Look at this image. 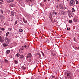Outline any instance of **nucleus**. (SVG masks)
I'll return each instance as SVG.
<instances>
[{
    "instance_id": "12",
    "label": "nucleus",
    "mask_w": 79,
    "mask_h": 79,
    "mask_svg": "<svg viewBox=\"0 0 79 79\" xmlns=\"http://www.w3.org/2000/svg\"><path fill=\"white\" fill-rule=\"evenodd\" d=\"M14 62L15 63V64H17L18 63V62L16 60H14Z\"/></svg>"
},
{
    "instance_id": "40",
    "label": "nucleus",
    "mask_w": 79,
    "mask_h": 79,
    "mask_svg": "<svg viewBox=\"0 0 79 79\" xmlns=\"http://www.w3.org/2000/svg\"><path fill=\"white\" fill-rule=\"evenodd\" d=\"M29 2V0H26V2Z\"/></svg>"
},
{
    "instance_id": "53",
    "label": "nucleus",
    "mask_w": 79,
    "mask_h": 79,
    "mask_svg": "<svg viewBox=\"0 0 79 79\" xmlns=\"http://www.w3.org/2000/svg\"><path fill=\"white\" fill-rule=\"evenodd\" d=\"M70 79H73V78L72 77H71V78H70Z\"/></svg>"
},
{
    "instance_id": "49",
    "label": "nucleus",
    "mask_w": 79,
    "mask_h": 79,
    "mask_svg": "<svg viewBox=\"0 0 79 79\" xmlns=\"http://www.w3.org/2000/svg\"><path fill=\"white\" fill-rule=\"evenodd\" d=\"M29 58V57L28 56H27V58Z\"/></svg>"
},
{
    "instance_id": "27",
    "label": "nucleus",
    "mask_w": 79,
    "mask_h": 79,
    "mask_svg": "<svg viewBox=\"0 0 79 79\" xmlns=\"http://www.w3.org/2000/svg\"><path fill=\"white\" fill-rule=\"evenodd\" d=\"M67 76H69V73H68V72H67Z\"/></svg>"
},
{
    "instance_id": "5",
    "label": "nucleus",
    "mask_w": 79,
    "mask_h": 79,
    "mask_svg": "<svg viewBox=\"0 0 79 79\" xmlns=\"http://www.w3.org/2000/svg\"><path fill=\"white\" fill-rule=\"evenodd\" d=\"M10 41V40L7 39V37L6 38V43H7V44H9Z\"/></svg>"
},
{
    "instance_id": "50",
    "label": "nucleus",
    "mask_w": 79,
    "mask_h": 79,
    "mask_svg": "<svg viewBox=\"0 0 79 79\" xmlns=\"http://www.w3.org/2000/svg\"><path fill=\"white\" fill-rule=\"evenodd\" d=\"M30 2H32V0H30Z\"/></svg>"
},
{
    "instance_id": "16",
    "label": "nucleus",
    "mask_w": 79,
    "mask_h": 79,
    "mask_svg": "<svg viewBox=\"0 0 79 79\" xmlns=\"http://www.w3.org/2000/svg\"><path fill=\"white\" fill-rule=\"evenodd\" d=\"M4 61L6 63H8V60H7L6 59H5Z\"/></svg>"
},
{
    "instance_id": "21",
    "label": "nucleus",
    "mask_w": 79,
    "mask_h": 79,
    "mask_svg": "<svg viewBox=\"0 0 79 79\" xmlns=\"http://www.w3.org/2000/svg\"><path fill=\"white\" fill-rule=\"evenodd\" d=\"M38 54L39 55V58H40V57H41V55H40V53H38Z\"/></svg>"
},
{
    "instance_id": "33",
    "label": "nucleus",
    "mask_w": 79,
    "mask_h": 79,
    "mask_svg": "<svg viewBox=\"0 0 79 79\" xmlns=\"http://www.w3.org/2000/svg\"><path fill=\"white\" fill-rule=\"evenodd\" d=\"M52 56H55V55L54 53H52Z\"/></svg>"
},
{
    "instance_id": "32",
    "label": "nucleus",
    "mask_w": 79,
    "mask_h": 79,
    "mask_svg": "<svg viewBox=\"0 0 79 79\" xmlns=\"http://www.w3.org/2000/svg\"><path fill=\"white\" fill-rule=\"evenodd\" d=\"M55 11H54L52 13V15H54V14H55Z\"/></svg>"
},
{
    "instance_id": "11",
    "label": "nucleus",
    "mask_w": 79,
    "mask_h": 79,
    "mask_svg": "<svg viewBox=\"0 0 79 79\" xmlns=\"http://www.w3.org/2000/svg\"><path fill=\"white\" fill-rule=\"evenodd\" d=\"M23 20L25 23H27V20H26L24 18H23Z\"/></svg>"
},
{
    "instance_id": "51",
    "label": "nucleus",
    "mask_w": 79,
    "mask_h": 79,
    "mask_svg": "<svg viewBox=\"0 0 79 79\" xmlns=\"http://www.w3.org/2000/svg\"><path fill=\"white\" fill-rule=\"evenodd\" d=\"M20 1L21 2H22L23 1V0H20Z\"/></svg>"
},
{
    "instance_id": "38",
    "label": "nucleus",
    "mask_w": 79,
    "mask_h": 79,
    "mask_svg": "<svg viewBox=\"0 0 79 79\" xmlns=\"http://www.w3.org/2000/svg\"><path fill=\"white\" fill-rule=\"evenodd\" d=\"M55 15H57V13H56V12H55Z\"/></svg>"
},
{
    "instance_id": "52",
    "label": "nucleus",
    "mask_w": 79,
    "mask_h": 79,
    "mask_svg": "<svg viewBox=\"0 0 79 79\" xmlns=\"http://www.w3.org/2000/svg\"><path fill=\"white\" fill-rule=\"evenodd\" d=\"M0 29L1 30H2V28H1V27H0Z\"/></svg>"
},
{
    "instance_id": "15",
    "label": "nucleus",
    "mask_w": 79,
    "mask_h": 79,
    "mask_svg": "<svg viewBox=\"0 0 79 79\" xmlns=\"http://www.w3.org/2000/svg\"><path fill=\"white\" fill-rule=\"evenodd\" d=\"M9 34H10V32H7L6 34V37H8Z\"/></svg>"
},
{
    "instance_id": "14",
    "label": "nucleus",
    "mask_w": 79,
    "mask_h": 79,
    "mask_svg": "<svg viewBox=\"0 0 79 79\" xmlns=\"http://www.w3.org/2000/svg\"><path fill=\"white\" fill-rule=\"evenodd\" d=\"M11 16H15V13H14V12L12 11L11 12Z\"/></svg>"
},
{
    "instance_id": "4",
    "label": "nucleus",
    "mask_w": 79,
    "mask_h": 79,
    "mask_svg": "<svg viewBox=\"0 0 79 79\" xmlns=\"http://www.w3.org/2000/svg\"><path fill=\"white\" fill-rule=\"evenodd\" d=\"M20 59V60H24V56H23V55H20V57H19Z\"/></svg>"
},
{
    "instance_id": "57",
    "label": "nucleus",
    "mask_w": 79,
    "mask_h": 79,
    "mask_svg": "<svg viewBox=\"0 0 79 79\" xmlns=\"http://www.w3.org/2000/svg\"><path fill=\"white\" fill-rule=\"evenodd\" d=\"M48 1H50V0H48Z\"/></svg>"
},
{
    "instance_id": "42",
    "label": "nucleus",
    "mask_w": 79,
    "mask_h": 79,
    "mask_svg": "<svg viewBox=\"0 0 79 79\" xmlns=\"http://www.w3.org/2000/svg\"><path fill=\"white\" fill-rule=\"evenodd\" d=\"M31 60H32L31 59H30L29 60V62H30V61H31Z\"/></svg>"
},
{
    "instance_id": "9",
    "label": "nucleus",
    "mask_w": 79,
    "mask_h": 79,
    "mask_svg": "<svg viewBox=\"0 0 79 79\" xmlns=\"http://www.w3.org/2000/svg\"><path fill=\"white\" fill-rule=\"evenodd\" d=\"M28 56L29 58H31L32 57V55H31V53H29L28 54Z\"/></svg>"
},
{
    "instance_id": "17",
    "label": "nucleus",
    "mask_w": 79,
    "mask_h": 79,
    "mask_svg": "<svg viewBox=\"0 0 79 79\" xmlns=\"http://www.w3.org/2000/svg\"><path fill=\"white\" fill-rule=\"evenodd\" d=\"M10 6H11V7H13L15 6V4H11L10 5Z\"/></svg>"
},
{
    "instance_id": "20",
    "label": "nucleus",
    "mask_w": 79,
    "mask_h": 79,
    "mask_svg": "<svg viewBox=\"0 0 79 79\" xmlns=\"http://www.w3.org/2000/svg\"><path fill=\"white\" fill-rule=\"evenodd\" d=\"M19 32H23V29L20 28L19 29Z\"/></svg>"
},
{
    "instance_id": "36",
    "label": "nucleus",
    "mask_w": 79,
    "mask_h": 79,
    "mask_svg": "<svg viewBox=\"0 0 79 79\" xmlns=\"http://www.w3.org/2000/svg\"><path fill=\"white\" fill-rule=\"evenodd\" d=\"M9 1L10 2H13V0H9Z\"/></svg>"
},
{
    "instance_id": "7",
    "label": "nucleus",
    "mask_w": 79,
    "mask_h": 79,
    "mask_svg": "<svg viewBox=\"0 0 79 79\" xmlns=\"http://www.w3.org/2000/svg\"><path fill=\"white\" fill-rule=\"evenodd\" d=\"M11 52V51L10 50H6V54H10V52Z\"/></svg>"
},
{
    "instance_id": "28",
    "label": "nucleus",
    "mask_w": 79,
    "mask_h": 79,
    "mask_svg": "<svg viewBox=\"0 0 79 79\" xmlns=\"http://www.w3.org/2000/svg\"><path fill=\"white\" fill-rule=\"evenodd\" d=\"M69 23H72V20H70L69 21Z\"/></svg>"
},
{
    "instance_id": "43",
    "label": "nucleus",
    "mask_w": 79,
    "mask_h": 79,
    "mask_svg": "<svg viewBox=\"0 0 79 79\" xmlns=\"http://www.w3.org/2000/svg\"><path fill=\"white\" fill-rule=\"evenodd\" d=\"M49 18H50L51 19H52V17H51V18H50V17H49Z\"/></svg>"
},
{
    "instance_id": "47",
    "label": "nucleus",
    "mask_w": 79,
    "mask_h": 79,
    "mask_svg": "<svg viewBox=\"0 0 79 79\" xmlns=\"http://www.w3.org/2000/svg\"><path fill=\"white\" fill-rule=\"evenodd\" d=\"M44 2H46V0H44Z\"/></svg>"
},
{
    "instance_id": "37",
    "label": "nucleus",
    "mask_w": 79,
    "mask_h": 79,
    "mask_svg": "<svg viewBox=\"0 0 79 79\" xmlns=\"http://www.w3.org/2000/svg\"><path fill=\"white\" fill-rule=\"evenodd\" d=\"M7 39H9V40H10V37H7Z\"/></svg>"
},
{
    "instance_id": "2",
    "label": "nucleus",
    "mask_w": 79,
    "mask_h": 79,
    "mask_svg": "<svg viewBox=\"0 0 79 79\" xmlns=\"http://www.w3.org/2000/svg\"><path fill=\"white\" fill-rule=\"evenodd\" d=\"M22 48H23V50H25V48H29V45L27 44H25L24 45V46H22Z\"/></svg>"
},
{
    "instance_id": "29",
    "label": "nucleus",
    "mask_w": 79,
    "mask_h": 79,
    "mask_svg": "<svg viewBox=\"0 0 79 79\" xmlns=\"http://www.w3.org/2000/svg\"><path fill=\"white\" fill-rule=\"evenodd\" d=\"M2 31L0 30V35H2Z\"/></svg>"
},
{
    "instance_id": "23",
    "label": "nucleus",
    "mask_w": 79,
    "mask_h": 79,
    "mask_svg": "<svg viewBox=\"0 0 79 79\" xmlns=\"http://www.w3.org/2000/svg\"><path fill=\"white\" fill-rule=\"evenodd\" d=\"M69 76L70 78H71V77H72V75L71 74L69 73Z\"/></svg>"
},
{
    "instance_id": "55",
    "label": "nucleus",
    "mask_w": 79,
    "mask_h": 79,
    "mask_svg": "<svg viewBox=\"0 0 79 79\" xmlns=\"http://www.w3.org/2000/svg\"><path fill=\"white\" fill-rule=\"evenodd\" d=\"M73 48H75V47H74V46H73Z\"/></svg>"
},
{
    "instance_id": "44",
    "label": "nucleus",
    "mask_w": 79,
    "mask_h": 79,
    "mask_svg": "<svg viewBox=\"0 0 79 79\" xmlns=\"http://www.w3.org/2000/svg\"><path fill=\"white\" fill-rule=\"evenodd\" d=\"M2 2H3V0H0Z\"/></svg>"
},
{
    "instance_id": "48",
    "label": "nucleus",
    "mask_w": 79,
    "mask_h": 79,
    "mask_svg": "<svg viewBox=\"0 0 79 79\" xmlns=\"http://www.w3.org/2000/svg\"><path fill=\"white\" fill-rule=\"evenodd\" d=\"M2 2H0V5H1V4H2Z\"/></svg>"
},
{
    "instance_id": "18",
    "label": "nucleus",
    "mask_w": 79,
    "mask_h": 79,
    "mask_svg": "<svg viewBox=\"0 0 79 79\" xmlns=\"http://www.w3.org/2000/svg\"><path fill=\"white\" fill-rule=\"evenodd\" d=\"M0 41H3V38L2 36H0Z\"/></svg>"
},
{
    "instance_id": "46",
    "label": "nucleus",
    "mask_w": 79,
    "mask_h": 79,
    "mask_svg": "<svg viewBox=\"0 0 79 79\" xmlns=\"http://www.w3.org/2000/svg\"><path fill=\"white\" fill-rule=\"evenodd\" d=\"M26 67H24L23 68L24 69H26Z\"/></svg>"
},
{
    "instance_id": "1",
    "label": "nucleus",
    "mask_w": 79,
    "mask_h": 79,
    "mask_svg": "<svg viewBox=\"0 0 79 79\" xmlns=\"http://www.w3.org/2000/svg\"><path fill=\"white\" fill-rule=\"evenodd\" d=\"M69 4L71 6H73L75 4V1L74 0H71L70 2H69Z\"/></svg>"
},
{
    "instance_id": "45",
    "label": "nucleus",
    "mask_w": 79,
    "mask_h": 79,
    "mask_svg": "<svg viewBox=\"0 0 79 79\" xmlns=\"http://www.w3.org/2000/svg\"><path fill=\"white\" fill-rule=\"evenodd\" d=\"M74 48H75V49H77V47H75Z\"/></svg>"
},
{
    "instance_id": "6",
    "label": "nucleus",
    "mask_w": 79,
    "mask_h": 79,
    "mask_svg": "<svg viewBox=\"0 0 79 79\" xmlns=\"http://www.w3.org/2000/svg\"><path fill=\"white\" fill-rule=\"evenodd\" d=\"M60 8L61 10H63V6L62 4H60L59 5Z\"/></svg>"
},
{
    "instance_id": "39",
    "label": "nucleus",
    "mask_w": 79,
    "mask_h": 79,
    "mask_svg": "<svg viewBox=\"0 0 79 79\" xmlns=\"http://www.w3.org/2000/svg\"><path fill=\"white\" fill-rule=\"evenodd\" d=\"M75 42H76V40H75V38H73Z\"/></svg>"
},
{
    "instance_id": "26",
    "label": "nucleus",
    "mask_w": 79,
    "mask_h": 79,
    "mask_svg": "<svg viewBox=\"0 0 79 79\" xmlns=\"http://www.w3.org/2000/svg\"><path fill=\"white\" fill-rule=\"evenodd\" d=\"M5 29L4 28H2L1 31H5Z\"/></svg>"
},
{
    "instance_id": "13",
    "label": "nucleus",
    "mask_w": 79,
    "mask_h": 79,
    "mask_svg": "<svg viewBox=\"0 0 79 79\" xmlns=\"http://www.w3.org/2000/svg\"><path fill=\"white\" fill-rule=\"evenodd\" d=\"M21 55H20V54L19 53H18L17 54H16V56L17 57H20V56Z\"/></svg>"
},
{
    "instance_id": "3",
    "label": "nucleus",
    "mask_w": 79,
    "mask_h": 79,
    "mask_svg": "<svg viewBox=\"0 0 79 79\" xmlns=\"http://www.w3.org/2000/svg\"><path fill=\"white\" fill-rule=\"evenodd\" d=\"M79 19V18L77 17H75L73 19V21L74 22H77V21Z\"/></svg>"
},
{
    "instance_id": "10",
    "label": "nucleus",
    "mask_w": 79,
    "mask_h": 79,
    "mask_svg": "<svg viewBox=\"0 0 79 79\" xmlns=\"http://www.w3.org/2000/svg\"><path fill=\"white\" fill-rule=\"evenodd\" d=\"M19 52L21 53H23V49L22 48V49H20L19 50Z\"/></svg>"
},
{
    "instance_id": "58",
    "label": "nucleus",
    "mask_w": 79,
    "mask_h": 79,
    "mask_svg": "<svg viewBox=\"0 0 79 79\" xmlns=\"http://www.w3.org/2000/svg\"><path fill=\"white\" fill-rule=\"evenodd\" d=\"M40 1H39L40 2V0H40Z\"/></svg>"
},
{
    "instance_id": "19",
    "label": "nucleus",
    "mask_w": 79,
    "mask_h": 79,
    "mask_svg": "<svg viewBox=\"0 0 79 79\" xmlns=\"http://www.w3.org/2000/svg\"><path fill=\"white\" fill-rule=\"evenodd\" d=\"M72 11L73 13H74V12H75L76 11V10H74V8H73L72 10Z\"/></svg>"
},
{
    "instance_id": "8",
    "label": "nucleus",
    "mask_w": 79,
    "mask_h": 79,
    "mask_svg": "<svg viewBox=\"0 0 79 79\" xmlns=\"http://www.w3.org/2000/svg\"><path fill=\"white\" fill-rule=\"evenodd\" d=\"M8 44L6 43H4L3 44V46L4 47H8Z\"/></svg>"
},
{
    "instance_id": "35",
    "label": "nucleus",
    "mask_w": 79,
    "mask_h": 79,
    "mask_svg": "<svg viewBox=\"0 0 79 79\" xmlns=\"http://www.w3.org/2000/svg\"><path fill=\"white\" fill-rule=\"evenodd\" d=\"M1 12L2 13H3V10H1Z\"/></svg>"
},
{
    "instance_id": "54",
    "label": "nucleus",
    "mask_w": 79,
    "mask_h": 79,
    "mask_svg": "<svg viewBox=\"0 0 79 79\" xmlns=\"http://www.w3.org/2000/svg\"><path fill=\"white\" fill-rule=\"evenodd\" d=\"M59 2V0H57V2Z\"/></svg>"
},
{
    "instance_id": "41",
    "label": "nucleus",
    "mask_w": 79,
    "mask_h": 79,
    "mask_svg": "<svg viewBox=\"0 0 79 79\" xmlns=\"http://www.w3.org/2000/svg\"><path fill=\"white\" fill-rule=\"evenodd\" d=\"M7 2H8V3H10V0H9V1H7Z\"/></svg>"
},
{
    "instance_id": "24",
    "label": "nucleus",
    "mask_w": 79,
    "mask_h": 79,
    "mask_svg": "<svg viewBox=\"0 0 79 79\" xmlns=\"http://www.w3.org/2000/svg\"><path fill=\"white\" fill-rule=\"evenodd\" d=\"M76 4L77 5L78 4H79V2H78V1H77V0H76Z\"/></svg>"
},
{
    "instance_id": "30",
    "label": "nucleus",
    "mask_w": 79,
    "mask_h": 79,
    "mask_svg": "<svg viewBox=\"0 0 79 79\" xmlns=\"http://www.w3.org/2000/svg\"><path fill=\"white\" fill-rule=\"evenodd\" d=\"M56 8L57 9H58V8H59V6H58V5L56 6Z\"/></svg>"
},
{
    "instance_id": "31",
    "label": "nucleus",
    "mask_w": 79,
    "mask_h": 79,
    "mask_svg": "<svg viewBox=\"0 0 79 79\" xmlns=\"http://www.w3.org/2000/svg\"><path fill=\"white\" fill-rule=\"evenodd\" d=\"M67 31H69V30H70V29H71V28H69H69L67 27Z\"/></svg>"
},
{
    "instance_id": "22",
    "label": "nucleus",
    "mask_w": 79,
    "mask_h": 79,
    "mask_svg": "<svg viewBox=\"0 0 79 79\" xmlns=\"http://www.w3.org/2000/svg\"><path fill=\"white\" fill-rule=\"evenodd\" d=\"M42 55H43V56H45V54H44V52H41Z\"/></svg>"
},
{
    "instance_id": "34",
    "label": "nucleus",
    "mask_w": 79,
    "mask_h": 79,
    "mask_svg": "<svg viewBox=\"0 0 79 79\" xmlns=\"http://www.w3.org/2000/svg\"><path fill=\"white\" fill-rule=\"evenodd\" d=\"M17 23H18V22L17 21H16L15 22V25L16 24H17Z\"/></svg>"
},
{
    "instance_id": "56",
    "label": "nucleus",
    "mask_w": 79,
    "mask_h": 79,
    "mask_svg": "<svg viewBox=\"0 0 79 79\" xmlns=\"http://www.w3.org/2000/svg\"><path fill=\"white\" fill-rule=\"evenodd\" d=\"M67 0V1H69V0Z\"/></svg>"
},
{
    "instance_id": "25",
    "label": "nucleus",
    "mask_w": 79,
    "mask_h": 79,
    "mask_svg": "<svg viewBox=\"0 0 79 79\" xmlns=\"http://www.w3.org/2000/svg\"><path fill=\"white\" fill-rule=\"evenodd\" d=\"M8 30L9 31L11 32V28H9L8 29Z\"/></svg>"
}]
</instances>
